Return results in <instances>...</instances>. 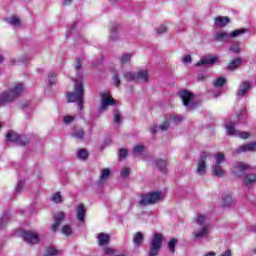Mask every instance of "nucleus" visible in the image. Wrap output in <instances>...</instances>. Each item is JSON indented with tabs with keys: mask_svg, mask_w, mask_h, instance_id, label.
I'll list each match as a JSON object with an SVG mask.
<instances>
[{
	"mask_svg": "<svg viewBox=\"0 0 256 256\" xmlns=\"http://www.w3.org/2000/svg\"><path fill=\"white\" fill-rule=\"evenodd\" d=\"M47 82L50 87H53V85H55V74L54 73L48 74Z\"/></svg>",
	"mask_w": 256,
	"mask_h": 256,
	"instance_id": "obj_48",
	"label": "nucleus"
},
{
	"mask_svg": "<svg viewBox=\"0 0 256 256\" xmlns=\"http://www.w3.org/2000/svg\"><path fill=\"white\" fill-rule=\"evenodd\" d=\"M211 159V154L204 152L200 155V158L197 161L196 173L200 177L206 175L207 173V160Z\"/></svg>",
	"mask_w": 256,
	"mask_h": 256,
	"instance_id": "obj_9",
	"label": "nucleus"
},
{
	"mask_svg": "<svg viewBox=\"0 0 256 256\" xmlns=\"http://www.w3.org/2000/svg\"><path fill=\"white\" fill-rule=\"evenodd\" d=\"M183 116L181 115H171L168 120H166L162 125L160 126H153L151 128V133L155 135L157 131H167L169 129L170 123H173L174 125H177L178 123H181L183 121Z\"/></svg>",
	"mask_w": 256,
	"mask_h": 256,
	"instance_id": "obj_6",
	"label": "nucleus"
},
{
	"mask_svg": "<svg viewBox=\"0 0 256 256\" xmlns=\"http://www.w3.org/2000/svg\"><path fill=\"white\" fill-rule=\"evenodd\" d=\"M115 105V100L111 97L109 92H102L101 93V104H100V111H105L107 107Z\"/></svg>",
	"mask_w": 256,
	"mask_h": 256,
	"instance_id": "obj_12",
	"label": "nucleus"
},
{
	"mask_svg": "<svg viewBox=\"0 0 256 256\" xmlns=\"http://www.w3.org/2000/svg\"><path fill=\"white\" fill-rule=\"evenodd\" d=\"M232 201L233 198H231V196H226L225 198H223L224 207H229Z\"/></svg>",
	"mask_w": 256,
	"mask_h": 256,
	"instance_id": "obj_52",
	"label": "nucleus"
},
{
	"mask_svg": "<svg viewBox=\"0 0 256 256\" xmlns=\"http://www.w3.org/2000/svg\"><path fill=\"white\" fill-rule=\"evenodd\" d=\"M256 142H250L247 144L240 145L234 150L235 155H241V153H255Z\"/></svg>",
	"mask_w": 256,
	"mask_h": 256,
	"instance_id": "obj_13",
	"label": "nucleus"
},
{
	"mask_svg": "<svg viewBox=\"0 0 256 256\" xmlns=\"http://www.w3.org/2000/svg\"><path fill=\"white\" fill-rule=\"evenodd\" d=\"M246 32H247V29L245 28L233 30L232 32L229 33L230 39H235V37H240V35H244V33Z\"/></svg>",
	"mask_w": 256,
	"mask_h": 256,
	"instance_id": "obj_32",
	"label": "nucleus"
},
{
	"mask_svg": "<svg viewBox=\"0 0 256 256\" xmlns=\"http://www.w3.org/2000/svg\"><path fill=\"white\" fill-rule=\"evenodd\" d=\"M167 31V26L165 25H160L158 28H156V33L158 35H163V33H166Z\"/></svg>",
	"mask_w": 256,
	"mask_h": 256,
	"instance_id": "obj_50",
	"label": "nucleus"
},
{
	"mask_svg": "<svg viewBox=\"0 0 256 256\" xmlns=\"http://www.w3.org/2000/svg\"><path fill=\"white\" fill-rule=\"evenodd\" d=\"M136 81L139 83H147V81H149V72L147 70H140L136 73Z\"/></svg>",
	"mask_w": 256,
	"mask_h": 256,
	"instance_id": "obj_24",
	"label": "nucleus"
},
{
	"mask_svg": "<svg viewBox=\"0 0 256 256\" xmlns=\"http://www.w3.org/2000/svg\"><path fill=\"white\" fill-rule=\"evenodd\" d=\"M218 256H233V253L231 252L230 249L226 250L225 252L221 253Z\"/></svg>",
	"mask_w": 256,
	"mask_h": 256,
	"instance_id": "obj_57",
	"label": "nucleus"
},
{
	"mask_svg": "<svg viewBox=\"0 0 256 256\" xmlns=\"http://www.w3.org/2000/svg\"><path fill=\"white\" fill-rule=\"evenodd\" d=\"M3 248V243L0 242V250Z\"/></svg>",
	"mask_w": 256,
	"mask_h": 256,
	"instance_id": "obj_63",
	"label": "nucleus"
},
{
	"mask_svg": "<svg viewBox=\"0 0 256 256\" xmlns=\"http://www.w3.org/2000/svg\"><path fill=\"white\" fill-rule=\"evenodd\" d=\"M6 141H9L10 143H16L17 145H26L27 138L17 134V132L9 131L6 134Z\"/></svg>",
	"mask_w": 256,
	"mask_h": 256,
	"instance_id": "obj_11",
	"label": "nucleus"
},
{
	"mask_svg": "<svg viewBox=\"0 0 256 256\" xmlns=\"http://www.w3.org/2000/svg\"><path fill=\"white\" fill-rule=\"evenodd\" d=\"M244 184L246 185V187H250V185H253V183H255L256 181V173L253 174H247L244 177Z\"/></svg>",
	"mask_w": 256,
	"mask_h": 256,
	"instance_id": "obj_26",
	"label": "nucleus"
},
{
	"mask_svg": "<svg viewBox=\"0 0 256 256\" xmlns=\"http://www.w3.org/2000/svg\"><path fill=\"white\" fill-rule=\"evenodd\" d=\"M87 213V209H85V205L79 204L76 207V218L78 219L79 223H85V214Z\"/></svg>",
	"mask_w": 256,
	"mask_h": 256,
	"instance_id": "obj_22",
	"label": "nucleus"
},
{
	"mask_svg": "<svg viewBox=\"0 0 256 256\" xmlns=\"http://www.w3.org/2000/svg\"><path fill=\"white\" fill-rule=\"evenodd\" d=\"M55 255H59V250H57L55 247L50 246L46 249V252L44 254V256H55Z\"/></svg>",
	"mask_w": 256,
	"mask_h": 256,
	"instance_id": "obj_40",
	"label": "nucleus"
},
{
	"mask_svg": "<svg viewBox=\"0 0 256 256\" xmlns=\"http://www.w3.org/2000/svg\"><path fill=\"white\" fill-rule=\"evenodd\" d=\"M133 243L135 247H140L141 243H143V234L141 232H137L133 237Z\"/></svg>",
	"mask_w": 256,
	"mask_h": 256,
	"instance_id": "obj_30",
	"label": "nucleus"
},
{
	"mask_svg": "<svg viewBox=\"0 0 256 256\" xmlns=\"http://www.w3.org/2000/svg\"><path fill=\"white\" fill-rule=\"evenodd\" d=\"M99 247H107L111 243V235L107 233H99L96 237Z\"/></svg>",
	"mask_w": 256,
	"mask_h": 256,
	"instance_id": "obj_19",
	"label": "nucleus"
},
{
	"mask_svg": "<svg viewBox=\"0 0 256 256\" xmlns=\"http://www.w3.org/2000/svg\"><path fill=\"white\" fill-rule=\"evenodd\" d=\"M251 89V83L249 81H244L240 84L237 97H243V95H247V92Z\"/></svg>",
	"mask_w": 256,
	"mask_h": 256,
	"instance_id": "obj_23",
	"label": "nucleus"
},
{
	"mask_svg": "<svg viewBox=\"0 0 256 256\" xmlns=\"http://www.w3.org/2000/svg\"><path fill=\"white\" fill-rule=\"evenodd\" d=\"M109 39L111 41H117V39H119V26H117V25L111 26Z\"/></svg>",
	"mask_w": 256,
	"mask_h": 256,
	"instance_id": "obj_25",
	"label": "nucleus"
},
{
	"mask_svg": "<svg viewBox=\"0 0 256 256\" xmlns=\"http://www.w3.org/2000/svg\"><path fill=\"white\" fill-rule=\"evenodd\" d=\"M105 255H115L116 251L115 249L111 248V247H104L103 249Z\"/></svg>",
	"mask_w": 256,
	"mask_h": 256,
	"instance_id": "obj_51",
	"label": "nucleus"
},
{
	"mask_svg": "<svg viewBox=\"0 0 256 256\" xmlns=\"http://www.w3.org/2000/svg\"><path fill=\"white\" fill-rule=\"evenodd\" d=\"M219 95H221V93L216 94L215 97H219Z\"/></svg>",
	"mask_w": 256,
	"mask_h": 256,
	"instance_id": "obj_64",
	"label": "nucleus"
},
{
	"mask_svg": "<svg viewBox=\"0 0 256 256\" xmlns=\"http://www.w3.org/2000/svg\"><path fill=\"white\" fill-rule=\"evenodd\" d=\"M175 245H177V239L171 238L168 242V248L170 253H175Z\"/></svg>",
	"mask_w": 256,
	"mask_h": 256,
	"instance_id": "obj_44",
	"label": "nucleus"
},
{
	"mask_svg": "<svg viewBox=\"0 0 256 256\" xmlns=\"http://www.w3.org/2000/svg\"><path fill=\"white\" fill-rule=\"evenodd\" d=\"M75 70L77 73V78H74V91L67 93V100L69 103H78V109L82 111L83 109V93H85V88L83 87V70L81 69V60L77 59L75 64Z\"/></svg>",
	"mask_w": 256,
	"mask_h": 256,
	"instance_id": "obj_1",
	"label": "nucleus"
},
{
	"mask_svg": "<svg viewBox=\"0 0 256 256\" xmlns=\"http://www.w3.org/2000/svg\"><path fill=\"white\" fill-rule=\"evenodd\" d=\"M25 92V85L21 82H16L10 85L8 91H4L0 94V107L5 103H12L18 97H21Z\"/></svg>",
	"mask_w": 256,
	"mask_h": 256,
	"instance_id": "obj_2",
	"label": "nucleus"
},
{
	"mask_svg": "<svg viewBox=\"0 0 256 256\" xmlns=\"http://www.w3.org/2000/svg\"><path fill=\"white\" fill-rule=\"evenodd\" d=\"M3 61H5V58L0 54V65H2Z\"/></svg>",
	"mask_w": 256,
	"mask_h": 256,
	"instance_id": "obj_60",
	"label": "nucleus"
},
{
	"mask_svg": "<svg viewBox=\"0 0 256 256\" xmlns=\"http://www.w3.org/2000/svg\"><path fill=\"white\" fill-rule=\"evenodd\" d=\"M155 165L158 171L165 172L167 169V160L158 159L155 161Z\"/></svg>",
	"mask_w": 256,
	"mask_h": 256,
	"instance_id": "obj_27",
	"label": "nucleus"
},
{
	"mask_svg": "<svg viewBox=\"0 0 256 256\" xmlns=\"http://www.w3.org/2000/svg\"><path fill=\"white\" fill-rule=\"evenodd\" d=\"M109 177H111V169H109V168L102 169L101 173H100L101 183H103V181H107V179H109Z\"/></svg>",
	"mask_w": 256,
	"mask_h": 256,
	"instance_id": "obj_28",
	"label": "nucleus"
},
{
	"mask_svg": "<svg viewBox=\"0 0 256 256\" xmlns=\"http://www.w3.org/2000/svg\"><path fill=\"white\" fill-rule=\"evenodd\" d=\"M72 137H74V139L81 140L83 137H85V131H83L82 128H77L72 133Z\"/></svg>",
	"mask_w": 256,
	"mask_h": 256,
	"instance_id": "obj_35",
	"label": "nucleus"
},
{
	"mask_svg": "<svg viewBox=\"0 0 256 256\" xmlns=\"http://www.w3.org/2000/svg\"><path fill=\"white\" fill-rule=\"evenodd\" d=\"M24 187H25V181L20 180L16 186V193H21Z\"/></svg>",
	"mask_w": 256,
	"mask_h": 256,
	"instance_id": "obj_49",
	"label": "nucleus"
},
{
	"mask_svg": "<svg viewBox=\"0 0 256 256\" xmlns=\"http://www.w3.org/2000/svg\"><path fill=\"white\" fill-rule=\"evenodd\" d=\"M123 77L127 80V81H137V73L135 72H125Z\"/></svg>",
	"mask_w": 256,
	"mask_h": 256,
	"instance_id": "obj_37",
	"label": "nucleus"
},
{
	"mask_svg": "<svg viewBox=\"0 0 256 256\" xmlns=\"http://www.w3.org/2000/svg\"><path fill=\"white\" fill-rule=\"evenodd\" d=\"M231 23V18L227 16H216L214 18V27L218 29H224V27H227Z\"/></svg>",
	"mask_w": 256,
	"mask_h": 256,
	"instance_id": "obj_17",
	"label": "nucleus"
},
{
	"mask_svg": "<svg viewBox=\"0 0 256 256\" xmlns=\"http://www.w3.org/2000/svg\"><path fill=\"white\" fill-rule=\"evenodd\" d=\"M51 201L53 203L59 204L63 201V196H61V192H56L52 195Z\"/></svg>",
	"mask_w": 256,
	"mask_h": 256,
	"instance_id": "obj_41",
	"label": "nucleus"
},
{
	"mask_svg": "<svg viewBox=\"0 0 256 256\" xmlns=\"http://www.w3.org/2000/svg\"><path fill=\"white\" fill-rule=\"evenodd\" d=\"M118 157L120 159H125L127 157V149H120L118 152Z\"/></svg>",
	"mask_w": 256,
	"mask_h": 256,
	"instance_id": "obj_54",
	"label": "nucleus"
},
{
	"mask_svg": "<svg viewBox=\"0 0 256 256\" xmlns=\"http://www.w3.org/2000/svg\"><path fill=\"white\" fill-rule=\"evenodd\" d=\"M132 57H133V54L131 53L122 54L120 58L121 65H127V63H130Z\"/></svg>",
	"mask_w": 256,
	"mask_h": 256,
	"instance_id": "obj_36",
	"label": "nucleus"
},
{
	"mask_svg": "<svg viewBox=\"0 0 256 256\" xmlns=\"http://www.w3.org/2000/svg\"><path fill=\"white\" fill-rule=\"evenodd\" d=\"M73 121H75V117H73V116H65L64 117V123L66 125H69V123H73Z\"/></svg>",
	"mask_w": 256,
	"mask_h": 256,
	"instance_id": "obj_55",
	"label": "nucleus"
},
{
	"mask_svg": "<svg viewBox=\"0 0 256 256\" xmlns=\"http://www.w3.org/2000/svg\"><path fill=\"white\" fill-rule=\"evenodd\" d=\"M225 129L227 135H230V137H239L240 139H249L251 134L249 132H241L237 129H235V122L228 121L225 124Z\"/></svg>",
	"mask_w": 256,
	"mask_h": 256,
	"instance_id": "obj_8",
	"label": "nucleus"
},
{
	"mask_svg": "<svg viewBox=\"0 0 256 256\" xmlns=\"http://www.w3.org/2000/svg\"><path fill=\"white\" fill-rule=\"evenodd\" d=\"M163 245V234L155 233L150 241V250L148 256H157Z\"/></svg>",
	"mask_w": 256,
	"mask_h": 256,
	"instance_id": "obj_7",
	"label": "nucleus"
},
{
	"mask_svg": "<svg viewBox=\"0 0 256 256\" xmlns=\"http://www.w3.org/2000/svg\"><path fill=\"white\" fill-rule=\"evenodd\" d=\"M227 83V80L223 77H219L213 82L214 87H223Z\"/></svg>",
	"mask_w": 256,
	"mask_h": 256,
	"instance_id": "obj_43",
	"label": "nucleus"
},
{
	"mask_svg": "<svg viewBox=\"0 0 256 256\" xmlns=\"http://www.w3.org/2000/svg\"><path fill=\"white\" fill-rule=\"evenodd\" d=\"M251 231H253L254 233H256V227H255V226H252V227H251Z\"/></svg>",
	"mask_w": 256,
	"mask_h": 256,
	"instance_id": "obj_62",
	"label": "nucleus"
},
{
	"mask_svg": "<svg viewBox=\"0 0 256 256\" xmlns=\"http://www.w3.org/2000/svg\"><path fill=\"white\" fill-rule=\"evenodd\" d=\"M73 3V0H63V5H70Z\"/></svg>",
	"mask_w": 256,
	"mask_h": 256,
	"instance_id": "obj_58",
	"label": "nucleus"
},
{
	"mask_svg": "<svg viewBox=\"0 0 256 256\" xmlns=\"http://www.w3.org/2000/svg\"><path fill=\"white\" fill-rule=\"evenodd\" d=\"M112 78H113V81H114L116 87H119V85H121V79L119 78V72L114 70Z\"/></svg>",
	"mask_w": 256,
	"mask_h": 256,
	"instance_id": "obj_46",
	"label": "nucleus"
},
{
	"mask_svg": "<svg viewBox=\"0 0 256 256\" xmlns=\"http://www.w3.org/2000/svg\"><path fill=\"white\" fill-rule=\"evenodd\" d=\"M229 49L232 53H241V48H239V45L237 44L230 46Z\"/></svg>",
	"mask_w": 256,
	"mask_h": 256,
	"instance_id": "obj_53",
	"label": "nucleus"
},
{
	"mask_svg": "<svg viewBox=\"0 0 256 256\" xmlns=\"http://www.w3.org/2000/svg\"><path fill=\"white\" fill-rule=\"evenodd\" d=\"M22 238L26 243H30V245H37L40 241L39 235L32 231H24L22 233Z\"/></svg>",
	"mask_w": 256,
	"mask_h": 256,
	"instance_id": "obj_15",
	"label": "nucleus"
},
{
	"mask_svg": "<svg viewBox=\"0 0 256 256\" xmlns=\"http://www.w3.org/2000/svg\"><path fill=\"white\" fill-rule=\"evenodd\" d=\"M179 97L188 111H192V109L197 107V101H195V94H193V92L189 90H181L179 92Z\"/></svg>",
	"mask_w": 256,
	"mask_h": 256,
	"instance_id": "obj_4",
	"label": "nucleus"
},
{
	"mask_svg": "<svg viewBox=\"0 0 256 256\" xmlns=\"http://www.w3.org/2000/svg\"><path fill=\"white\" fill-rule=\"evenodd\" d=\"M9 222V216L4 215L0 218V229H5L7 227V223Z\"/></svg>",
	"mask_w": 256,
	"mask_h": 256,
	"instance_id": "obj_47",
	"label": "nucleus"
},
{
	"mask_svg": "<svg viewBox=\"0 0 256 256\" xmlns=\"http://www.w3.org/2000/svg\"><path fill=\"white\" fill-rule=\"evenodd\" d=\"M215 63H219V58L217 56L208 55V56H204L196 64V67H201V65H215Z\"/></svg>",
	"mask_w": 256,
	"mask_h": 256,
	"instance_id": "obj_18",
	"label": "nucleus"
},
{
	"mask_svg": "<svg viewBox=\"0 0 256 256\" xmlns=\"http://www.w3.org/2000/svg\"><path fill=\"white\" fill-rule=\"evenodd\" d=\"M244 114H245V111H242L241 114H238V119H243Z\"/></svg>",
	"mask_w": 256,
	"mask_h": 256,
	"instance_id": "obj_59",
	"label": "nucleus"
},
{
	"mask_svg": "<svg viewBox=\"0 0 256 256\" xmlns=\"http://www.w3.org/2000/svg\"><path fill=\"white\" fill-rule=\"evenodd\" d=\"M164 198H165V195H163V193L161 192L154 191V192L146 193L141 196L139 205H141L142 207H145L147 205H155V203H159L160 201H163Z\"/></svg>",
	"mask_w": 256,
	"mask_h": 256,
	"instance_id": "obj_3",
	"label": "nucleus"
},
{
	"mask_svg": "<svg viewBox=\"0 0 256 256\" xmlns=\"http://www.w3.org/2000/svg\"><path fill=\"white\" fill-rule=\"evenodd\" d=\"M231 39V36L226 31L220 30L214 34V40L219 43H227Z\"/></svg>",
	"mask_w": 256,
	"mask_h": 256,
	"instance_id": "obj_21",
	"label": "nucleus"
},
{
	"mask_svg": "<svg viewBox=\"0 0 256 256\" xmlns=\"http://www.w3.org/2000/svg\"><path fill=\"white\" fill-rule=\"evenodd\" d=\"M79 29H81V24H74L70 29L67 30L66 37H71L72 35H75L79 31Z\"/></svg>",
	"mask_w": 256,
	"mask_h": 256,
	"instance_id": "obj_29",
	"label": "nucleus"
},
{
	"mask_svg": "<svg viewBox=\"0 0 256 256\" xmlns=\"http://www.w3.org/2000/svg\"><path fill=\"white\" fill-rule=\"evenodd\" d=\"M240 65H241V58H235L229 63L228 69L229 71H234V69H237V67H239Z\"/></svg>",
	"mask_w": 256,
	"mask_h": 256,
	"instance_id": "obj_33",
	"label": "nucleus"
},
{
	"mask_svg": "<svg viewBox=\"0 0 256 256\" xmlns=\"http://www.w3.org/2000/svg\"><path fill=\"white\" fill-rule=\"evenodd\" d=\"M130 173H131V168L124 167V168H122L120 175H121L122 179H127V177H129Z\"/></svg>",
	"mask_w": 256,
	"mask_h": 256,
	"instance_id": "obj_45",
	"label": "nucleus"
},
{
	"mask_svg": "<svg viewBox=\"0 0 256 256\" xmlns=\"http://www.w3.org/2000/svg\"><path fill=\"white\" fill-rule=\"evenodd\" d=\"M192 58L191 55H186L182 58V62H184L185 64H191Z\"/></svg>",
	"mask_w": 256,
	"mask_h": 256,
	"instance_id": "obj_56",
	"label": "nucleus"
},
{
	"mask_svg": "<svg viewBox=\"0 0 256 256\" xmlns=\"http://www.w3.org/2000/svg\"><path fill=\"white\" fill-rule=\"evenodd\" d=\"M6 21L9 25H13V27H21V20L17 16L7 18Z\"/></svg>",
	"mask_w": 256,
	"mask_h": 256,
	"instance_id": "obj_31",
	"label": "nucleus"
},
{
	"mask_svg": "<svg viewBox=\"0 0 256 256\" xmlns=\"http://www.w3.org/2000/svg\"><path fill=\"white\" fill-rule=\"evenodd\" d=\"M215 163L212 166V173L215 177H225V170L223 169V163H225V154L218 152L214 155Z\"/></svg>",
	"mask_w": 256,
	"mask_h": 256,
	"instance_id": "obj_5",
	"label": "nucleus"
},
{
	"mask_svg": "<svg viewBox=\"0 0 256 256\" xmlns=\"http://www.w3.org/2000/svg\"><path fill=\"white\" fill-rule=\"evenodd\" d=\"M249 169H251V166L248 164L235 162L232 165L231 173L234 175V177H243V175H245V171H249Z\"/></svg>",
	"mask_w": 256,
	"mask_h": 256,
	"instance_id": "obj_10",
	"label": "nucleus"
},
{
	"mask_svg": "<svg viewBox=\"0 0 256 256\" xmlns=\"http://www.w3.org/2000/svg\"><path fill=\"white\" fill-rule=\"evenodd\" d=\"M144 147L143 145H136L134 148H133V155L135 157H141V155H143V151H144Z\"/></svg>",
	"mask_w": 256,
	"mask_h": 256,
	"instance_id": "obj_39",
	"label": "nucleus"
},
{
	"mask_svg": "<svg viewBox=\"0 0 256 256\" xmlns=\"http://www.w3.org/2000/svg\"><path fill=\"white\" fill-rule=\"evenodd\" d=\"M61 233L62 235H65V237H69L73 233V228L71 225L66 224L61 228Z\"/></svg>",
	"mask_w": 256,
	"mask_h": 256,
	"instance_id": "obj_34",
	"label": "nucleus"
},
{
	"mask_svg": "<svg viewBox=\"0 0 256 256\" xmlns=\"http://www.w3.org/2000/svg\"><path fill=\"white\" fill-rule=\"evenodd\" d=\"M211 233V225H204V226H199L194 230V237L195 239H203L207 237Z\"/></svg>",
	"mask_w": 256,
	"mask_h": 256,
	"instance_id": "obj_14",
	"label": "nucleus"
},
{
	"mask_svg": "<svg viewBox=\"0 0 256 256\" xmlns=\"http://www.w3.org/2000/svg\"><path fill=\"white\" fill-rule=\"evenodd\" d=\"M78 159H81L82 161H85L87 157H89V153L85 149H80L77 153Z\"/></svg>",
	"mask_w": 256,
	"mask_h": 256,
	"instance_id": "obj_42",
	"label": "nucleus"
},
{
	"mask_svg": "<svg viewBox=\"0 0 256 256\" xmlns=\"http://www.w3.org/2000/svg\"><path fill=\"white\" fill-rule=\"evenodd\" d=\"M63 221H65V212H56L54 214V223L51 227L52 233H57V229H59V226Z\"/></svg>",
	"mask_w": 256,
	"mask_h": 256,
	"instance_id": "obj_16",
	"label": "nucleus"
},
{
	"mask_svg": "<svg viewBox=\"0 0 256 256\" xmlns=\"http://www.w3.org/2000/svg\"><path fill=\"white\" fill-rule=\"evenodd\" d=\"M113 115L115 125H121V122L123 121V116L121 115V112H119V110H115L113 112Z\"/></svg>",
	"mask_w": 256,
	"mask_h": 256,
	"instance_id": "obj_38",
	"label": "nucleus"
},
{
	"mask_svg": "<svg viewBox=\"0 0 256 256\" xmlns=\"http://www.w3.org/2000/svg\"><path fill=\"white\" fill-rule=\"evenodd\" d=\"M194 221H195L196 225H198V227H203L205 225H211V224H209V215L203 214V213L197 214Z\"/></svg>",
	"mask_w": 256,
	"mask_h": 256,
	"instance_id": "obj_20",
	"label": "nucleus"
},
{
	"mask_svg": "<svg viewBox=\"0 0 256 256\" xmlns=\"http://www.w3.org/2000/svg\"><path fill=\"white\" fill-rule=\"evenodd\" d=\"M198 79H199V81H203V79H205V76L199 75V76H198Z\"/></svg>",
	"mask_w": 256,
	"mask_h": 256,
	"instance_id": "obj_61",
	"label": "nucleus"
}]
</instances>
